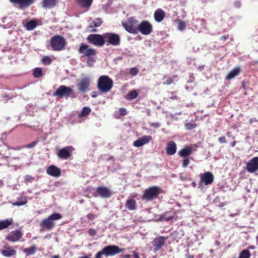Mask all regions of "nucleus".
<instances>
[{"mask_svg": "<svg viewBox=\"0 0 258 258\" xmlns=\"http://www.w3.org/2000/svg\"><path fill=\"white\" fill-rule=\"evenodd\" d=\"M161 193L162 189L159 186H152L143 191L141 199L146 202L152 201L156 199Z\"/></svg>", "mask_w": 258, "mask_h": 258, "instance_id": "1", "label": "nucleus"}, {"mask_svg": "<svg viewBox=\"0 0 258 258\" xmlns=\"http://www.w3.org/2000/svg\"><path fill=\"white\" fill-rule=\"evenodd\" d=\"M113 85V80L110 77L101 76L98 79L97 87L99 91L106 93L111 89Z\"/></svg>", "mask_w": 258, "mask_h": 258, "instance_id": "2", "label": "nucleus"}, {"mask_svg": "<svg viewBox=\"0 0 258 258\" xmlns=\"http://www.w3.org/2000/svg\"><path fill=\"white\" fill-rule=\"evenodd\" d=\"M123 248H120L117 245H109L105 246L101 251L95 255V258H102L103 255L106 257L113 256L124 251Z\"/></svg>", "mask_w": 258, "mask_h": 258, "instance_id": "3", "label": "nucleus"}, {"mask_svg": "<svg viewBox=\"0 0 258 258\" xmlns=\"http://www.w3.org/2000/svg\"><path fill=\"white\" fill-rule=\"evenodd\" d=\"M66 43V40L63 36L57 35L51 38L49 45L53 51H61L64 49Z\"/></svg>", "mask_w": 258, "mask_h": 258, "instance_id": "4", "label": "nucleus"}, {"mask_svg": "<svg viewBox=\"0 0 258 258\" xmlns=\"http://www.w3.org/2000/svg\"><path fill=\"white\" fill-rule=\"evenodd\" d=\"M62 216L60 214L57 213H54L49 215L47 218L43 220L40 226L43 229L47 230H51L55 226V223L54 221H56L61 219Z\"/></svg>", "mask_w": 258, "mask_h": 258, "instance_id": "5", "label": "nucleus"}, {"mask_svg": "<svg viewBox=\"0 0 258 258\" xmlns=\"http://www.w3.org/2000/svg\"><path fill=\"white\" fill-rule=\"evenodd\" d=\"M87 41L95 46L102 47L105 44L104 33L102 35L98 34H92L87 37Z\"/></svg>", "mask_w": 258, "mask_h": 258, "instance_id": "6", "label": "nucleus"}, {"mask_svg": "<svg viewBox=\"0 0 258 258\" xmlns=\"http://www.w3.org/2000/svg\"><path fill=\"white\" fill-rule=\"evenodd\" d=\"M138 21L134 17H130L127 20L122 23V26L126 31L132 34L138 33Z\"/></svg>", "mask_w": 258, "mask_h": 258, "instance_id": "7", "label": "nucleus"}, {"mask_svg": "<svg viewBox=\"0 0 258 258\" xmlns=\"http://www.w3.org/2000/svg\"><path fill=\"white\" fill-rule=\"evenodd\" d=\"M74 93L73 90L70 87L64 85H60L57 89L53 92V96L58 98H68L71 96Z\"/></svg>", "mask_w": 258, "mask_h": 258, "instance_id": "8", "label": "nucleus"}, {"mask_svg": "<svg viewBox=\"0 0 258 258\" xmlns=\"http://www.w3.org/2000/svg\"><path fill=\"white\" fill-rule=\"evenodd\" d=\"M79 53L82 54L83 57H88L95 56L96 54V50L90 47V46L84 43H82L80 45L78 49Z\"/></svg>", "mask_w": 258, "mask_h": 258, "instance_id": "9", "label": "nucleus"}, {"mask_svg": "<svg viewBox=\"0 0 258 258\" xmlns=\"http://www.w3.org/2000/svg\"><path fill=\"white\" fill-rule=\"evenodd\" d=\"M105 43L112 46H118L120 43V38L118 34L113 33H104Z\"/></svg>", "mask_w": 258, "mask_h": 258, "instance_id": "10", "label": "nucleus"}, {"mask_svg": "<svg viewBox=\"0 0 258 258\" xmlns=\"http://www.w3.org/2000/svg\"><path fill=\"white\" fill-rule=\"evenodd\" d=\"M153 31L152 24L148 21H143L138 25V33L140 32L144 35L150 34Z\"/></svg>", "mask_w": 258, "mask_h": 258, "instance_id": "11", "label": "nucleus"}, {"mask_svg": "<svg viewBox=\"0 0 258 258\" xmlns=\"http://www.w3.org/2000/svg\"><path fill=\"white\" fill-rule=\"evenodd\" d=\"M112 195L111 190L104 186H100L96 188V191L94 193L93 196L95 197L100 196L102 198H110Z\"/></svg>", "mask_w": 258, "mask_h": 258, "instance_id": "12", "label": "nucleus"}, {"mask_svg": "<svg viewBox=\"0 0 258 258\" xmlns=\"http://www.w3.org/2000/svg\"><path fill=\"white\" fill-rule=\"evenodd\" d=\"M90 79L88 77L81 79L77 84V88L81 93H85L90 90Z\"/></svg>", "mask_w": 258, "mask_h": 258, "instance_id": "13", "label": "nucleus"}, {"mask_svg": "<svg viewBox=\"0 0 258 258\" xmlns=\"http://www.w3.org/2000/svg\"><path fill=\"white\" fill-rule=\"evenodd\" d=\"M74 148L73 146H69L60 149L57 153L59 158L61 159H67L72 155V152Z\"/></svg>", "mask_w": 258, "mask_h": 258, "instance_id": "14", "label": "nucleus"}, {"mask_svg": "<svg viewBox=\"0 0 258 258\" xmlns=\"http://www.w3.org/2000/svg\"><path fill=\"white\" fill-rule=\"evenodd\" d=\"M200 184L202 185L203 183L205 185H208L212 184L214 181V175L213 174L207 171L204 174H201Z\"/></svg>", "mask_w": 258, "mask_h": 258, "instance_id": "15", "label": "nucleus"}, {"mask_svg": "<svg viewBox=\"0 0 258 258\" xmlns=\"http://www.w3.org/2000/svg\"><path fill=\"white\" fill-rule=\"evenodd\" d=\"M246 169L249 173H254L258 170V157L252 158L246 163Z\"/></svg>", "mask_w": 258, "mask_h": 258, "instance_id": "16", "label": "nucleus"}, {"mask_svg": "<svg viewBox=\"0 0 258 258\" xmlns=\"http://www.w3.org/2000/svg\"><path fill=\"white\" fill-rule=\"evenodd\" d=\"M35 0H10L15 6L25 10L34 4Z\"/></svg>", "mask_w": 258, "mask_h": 258, "instance_id": "17", "label": "nucleus"}, {"mask_svg": "<svg viewBox=\"0 0 258 258\" xmlns=\"http://www.w3.org/2000/svg\"><path fill=\"white\" fill-rule=\"evenodd\" d=\"M167 237L164 236H159L154 239L153 242V251L156 252L159 251L163 246L165 244V240Z\"/></svg>", "mask_w": 258, "mask_h": 258, "instance_id": "18", "label": "nucleus"}, {"mask_svg": "<svg viewBox=\"0 0 258 258\" xmlns=\"http://www.w3.org/2000/svg\"><path fill=\"white\" fill-rule=\"evenodd\" d=\"M1 253L5 257H11L16 254V250L8 244L4 246V248L0 250Z\"/></svg>", "mask_w": 258, "mask_h": 258, "instance_id": "19", "label": "nucleus"}, {"mask_svg": "<svg viewBox=\"0 0 258 258\" xmlns=\"http://www.w3.org/2000/svg\"><path fill=\"white\" fill-rule=\"evenodd\" d=\"M22 232L18 230H13L6 237V239L15 242L18 241L22 236Z\"/></svg>", "mask_w": 258, "mask_h": 258, "instance_id": "20", "label": "nucleus"}, {"mask_svg": "<svg viewBox=\"0 0 258 258\" xmlns=\"http://www.w3.org/2000/svg\"><path fill=\"white\" fill-rule=\"evenodd\" d=\"M152 140L151 136H144L133 142V146L140 147L149 143Z\"/></svg>", "mask_w": 258, "mask_h": 258, "instance_id": "21", "label": "nucleus"}, {"mask_svg": "<svg viewBox=\"0 0 258 258\" xmlns=\"http://www.w3.org/2000/svg\"><path fill=\"white\" fill-rule=\"evenodd\" d=\"M47 173L53 177H57L61 174L60 169L55 165H50L46 169Z\"/></svg>", "mask_w": 258, "mask_h": 258, "instance_id": "22", "label": "nucleus"}, {"mask_svg": "<svg viewBox=\"0 0 258 258\" xmlns=\"http://www.w3.org/2000/svg\"><path fill=\"white\" fill-rule=\"evenodd\" d=\"M76 1L79 6L86 12L90 9L93 0H76Z\"/></svg>", "mask_w": 258, "mask_h": 258, "instance_id": "23", "label": "nucleus"}, {"mask_svg": "<svg viewBox=\"0 0 258 258\" xmlns=\"http://www.w3.org/2000/svg\"><path fill=\"white\" fill-rule=\"evenodd\" d=\"M176 144L172 141H170L168 142L166 152V153L169 155H173L176 152Z\"/></svg>", "mask_w": 258, "mask_h": 258, "instance_id": "24", "label": "nucleus"}, {"mask_svg": "<svg viewBox=\"0 0 258 258\" xmlns=\"http://www.w3.org/2000/svg\"><path fill=\"white\" fill-rule=\"evenodd\" d=\"M57 3V0H42L41 4L43 8L51 9L54 8Z\"/></svg>", "mask_w": 258, "mask_h": 258, "instance_id": "25", "label": "nucleus"}, {"mask_svg": "<svg viewBox=\"0 0 258 258\" xmlns=\"http://www.w3.org/2000/svg\"><path fill=\"white\" fill-rule=\"evenodd\" d=\"M165 16V12L161 9H158L154 13V19L157 22H161Z\"/></svg>", "mask_w": 258, "mask_h": 258, "instance_id": "26", "label": "nucleus"}, {"mask_svg": "<svg viewBox=\"0 0 258 258\" xmlns=\"http://www.w3.org/2000/svg\"><path fill=\"white\" fill-rule=\"evenodd\" d=\"M192 153V149L191 147L188 146L185 147L180 150L178 152V155L180 157H182L183 158L184 157H188V156L190 155L191 153Z\"/></svg>", "mask_w": 258, "mask_h": 258, "instance_id": "27", "label": "nucleus"}, {"mask_svg": "<svg viewBox=\"0 0 258 258\" xmlns=\"http://www.w3.org/2000/svg\"><path fill=\"white\" fill-rule=\"evenodd\" d=\"M240 72V69L239 67H236L231 71L226 76V79L230 80L233 79L236 76H238Z\"/></svg>", "mask_w": 258, "mask_h": 258, "instance_id": "28", "label": "nucleus"}, {"mask_svg": "<svg viewBox=\"0 0 258 258\" xmlns=\"http://www.w3.org/2000/svg\"><path fill=\"white\" fill-rule=\"evenodd\" d=\"M38 25L37 22L35 20H31L28 21L25 27L27 30L31 31L34 29Z\"/></svg>", "mask_w": 258, "mask_h": 258, "instance_id": "29", "label": "nucleus"}, {"mask_svg": "<svg viewBox=\"0 0 258 258\" xmlns=\"http://www.w3.org/2000/svg\"><path fill=\"white\" fill-rule=\"evenodd\" d=\"M12 219H7L0 221V230L5 229L9 227L13 223Z\"/></svg>", "mask_w": 258, "mask_h": 258, "instance_id": "30", "label": "nucleus"}, {"mask_svg": "<svg viewBox=\"0 0 258 258\" xmlns=\"http://www.w3.org/2000/svg\"><path fill=\"white\" fill-rule=\"evenodd\" d=\"M125 206L129 210H134L136 209L137 202L134 199H128L126 202Z\"/></svg>", "mask_w": 258, "mask_h": 258, "instance_id": "31", "label": "nucleus"}, {"mask_svg": "<svg viewBox=\"0 0 258 258\" xmlns=\"http://www.w3.org/2000/svg\"><path fill=\"white\" fill-rule=\"evenodd\" d=\"M37 247L35 245L31 246L28 248L23 249V252L26 254L27 256L33 254L35 253Z\"/></svg>", "mask_w": 258, "mask_h": 258, "instance_id": "32", "label": "nucleus"}, {"mask_svg": "<svg viewBox=\"0 0 258 258\" xmlns=\"http://www.w3.org/2000/svg\"><path fill=\"white\" fill-rule=\"evenodd\" d=\"M138 96V94L137 92L133 90L131 91H130L125 96V98L127 100H133L136 98Z\"/></svg>", "mask_w": 258, "mask_h": 258, "instance_id": "33", "label": "nucleus"}, {"mask_svg": "<svg viewBox=\"0 0 258 258\" xmlns=\"http://www.w3.org/2000/svg\"><path fill=\"white\" fill-rule=\"evenodd\" d=\"M91 109L88 107H84L80 114L79 115L80 117H85L87 116L91 112Z\"/></svg>", "mask_w": 258, "mask_h": 258, "instance_id": "34", "label": "nucleus"}, {"mask_svg": "<svg viewBox=\"0 0 258 258\" xmlns=\"http://www.w3.org/2000/svg\"><path fill=\"white\" fill-rule=\"evenodd\" d=\"M250 255V251L248 249H245L240 253L239 258H249Z\"/></svg>", "mask_w": 258, "mask_h": 258, "instance_id": "35", "label": "nucleus"}, {"mask_svg": "<svg viewBox=\"0 0 258 258\" xmlns=\"http://www.w3.org/2000/svg\"><path fill=\"white\" fill-rule=\"evenodd\" d=\"M33 75L36 78L41 77L43 75L41 69L40 68H35L33 72Z\"/></svg>", "mask_w": 258, "mask_h": 258, "instance_id": "36", "label": "nucleus"}, {"mask_svg": "<svg viewBox=\"0 0 258 258\" xmlns=\"http://www.w3.org/2000/svg\"><path fill=\"white\" fill-rule=\"evenodd\" d=\"M177 21L178 22V29L181 31L185 30L186 28L185 22L181 20H177Z\"/></svg>", "mask_w": 258, "mask_h": 258, "instance_id": "37", "label": "nucleus"}, {"mask_svg": "<svg viewBox=\"0 0 258 258\" xmlns=\"http://www.w3.org/2000/svg\"><path fill=\"white\" fill-rule=\"evenodd\" d=\"M27 202V200L26 197L22 198L21 201H16L13 203L14 206H20L25 205Z\"/></svg>", "mask_w": 258, "mask_h": 258, "instance_id": "38", "label": "nucleus"}, {"mask_svg": "<svg viewBox=\"0 0 258 258\" xmlns=\"http://www.w3.org/2000/svg\"><path fill=\"white\" fill-rule=\"evenodd\" d=\"M35 179V177L31 175L27 174L24 177V182L31 183Z\"/></svg>", "mask_w": 258, "mask_h": 258, "instance_id": "39", "label": "nucleus"}, {"mask_svg": "<svg viewBox=\"0 0 258 258\" xmlns=\"http://www.w3.org/2000/svg\"><path fill=\"white\" fill-rule=\"evenodd\" d=\"M42 62L45 65H49L52 62L51 59L48 56H44L42 58Z\"/></svg>", "mask_w": 258, "mask_h": 258, "instance_id": "40", "label": "nucleus"}, {"mask_svg": "<svg viewBox=\"0 0 258 258\" xmlns=\"http://www.w3.org/2000/svg\"><path fill=\"white\" fill-rule=\"evenodd\" d=\"M102 23V21L100 18L96 19L94 21H93L92 22V24H93V27H98L101 26Z\"/></svg>", "mask_w": 258, "mask_h": 258, "instance_id": "41", "label": "nucleus"}, {"mask_svg": "<svg viewBox=\"0 0 258 258\" xmlns=\"http://www.w3.org/2000/svg\"><path fill=\"white\" fill-rule=\"evenodd\" d=\"M139 70L136 67L131 68L130 70V74L132 76H135L137 75L139 73Z\"/></svg>", "mask_w": 258, "mask_h": 258, "instance_id": "42", "label": "nucleus"}, {"mask_svg": "<svg viewBox=\"0 0 258 258\" xmlns=\"http://www.w3.org/2000/svg\"><path fill=\"white\" fill-rule=\"evenodd\" d=\"M185 126L187 130H191L196 127V124L192 122H187L185 124Z\"/></svg>", "mask_w": 258, "mask_h": 258, "instance_id": "43", "label": "nucleus"}, {"mask_svg": "<svg viewBox=\"0 0 258 258\" xmlns=\"http://www.w3.org/2000/svg\"><path fill=\"white\" fill-rule=\"evenodd\" d=\"M190 161L188 157H184L182 161V166L186 168L189 164Z\"/></svg>", "mask_w": 258, "mask_h": 258, "instance_id": "44", "label": "nucleus"}, {"mask_svg": "<svg viewBox=\"0 0 258 258\" xmlns=\"http://www.w3.org/2000/svg\"><path fill=\"white\" fill-rule=\"evenodd\" d=\"M173 81H174V79L173 78L170 77V78H168V79L165 82H164L163 83V84L165 85H170L172 83H173Z\"/></svg>", "mask_w": 258, "mask_h": 258, "instance_id": "45", "label": "nucleus"}, {"mask_svg": "<svg viewBox=\"0 0 258 258\" xmlns=\"http://www.w3.org/2000/svg\"><path fill=\"white\" fill-rule=\"evenodd\" d=\"M37 143H38L37 141H33L32 143H31L30 144H27V145H26L25 147L27 148H32L34 147H35L37 144Z\"/></svg>", "mask_w": 258, "mask_h": 258, "instance_id": "46", "label": "nucleus"}, {"mask_svg": "<svg viewBox=\"0 0 258 258\" xmlns=\"http://www.w3.org/2000/svg\"><path fill=\"white\" fill-rule=\"evenodd\" d=\"M86 218L90 220H94L96 217H97V216L94 214L90 213L86 215Z\"/></svg>", "mask_w": 258, "mask_h": 258, "instance_id": "47", "label": "nucleus"}, {"mask_svg": "<svg viewBox=\"0 0 258 258\" xmlns=\"http://www.w3.org/2000/svg\"><path fill=\"white\" fill-rule=\"evenodd\" d=\"M88 232L91 236H94L96 234V231L93 228L89 229Z\"/></svg>", "mask_w": 258, "mask_h": 258, "instance_id": "48", "label": "nucleus"}, {"mask_svg": "<svg viewBox=\"0 0 258 258\" xmlns=\"http://www.w3.org/2000/svg\"><path fill=\"white\" fill-rule=\"evenodd\" d=\"M171 94L172 96L169 97V99L171 100H177L178 97L176 95V92H171Z\"/></svg>", "mask_w": 258, "mask_h": 258, "instance_id": "49", "label": "nucleus"}, {"mask_svg": "<svg viewBox=\"0 0 258 258\" xmlns=\"http://www.w3.org/2000/svg\"><path fill=\"white\" fill-rule=\"evenodd\" d=\"M119 114L121 115H125L126 114V110L124 108H120L119 110Z\"/></svg>", "mask_w": 258, "mask_h": 258, "instance_id": "50", "label": "nucleus"}, {"mask_svg": "<svg viewBox=\"0 0 258 258\" xmlns=\"http://www.w3.org/2000/svg\"><path fill=\"white\" fill-rule=\"evenodd\" d=\"M218 141L221 144H222V143H226L227 142V141L226 140V138H225V137L224 136H222V137H219L218 138Z\"/></svg>", "mask_w": 258, "mask_h": 258, "instance_id": "51", "label": "nucleus"}, {"mask_svg": "<svg viewBox=\"0 0 258 258\" xmlns=\"http://www.w3.org/2000/svg\"><path fill=\"white\" fill-rule=\"evenodd\" d=\"M7 147L8 149H12V150H20L21 149V148L20 147H9L8 145H7Z\"/></svg>", "mask_w": 258, "mask_h": 258, "instance_id": "52", "label": "nucleus"}, {"mask_svg": "<svg viewBox=\"0 0 258 258\" xmlns=\"http://www.w3.org/2000/svg\"><path fill=\"white\" fill-rule=\"evenodd\" d=\"M0 154L4 156V158H9L10 156V153H8L6 154V153H3V150H1L0 152Z\"/></svg>", "mask_w": 258, "mask_h": 258, "instance_id": "53", "label": "nucleus"}, {"mask_svg": "<svg viewBox=\"0 0 258 258\" xmlns=\"http://www.w3.org/2000/svg\"><path fill=\"white\" fill-rule=\"evenodd\" d=\"M132 252L134 258H140L137 252L133 251Z\"/></svg>", "mask_w": 258, "mask_h": 258, "instance_id": "54", "label": "nucleus"}, {"mask_svg": "<svg viewBox=\"0 0 258 258\" xmlns=\"http://www.w3.org/2000/svg\"><path fill=\"white\" fill-rule=\"evenodd\" d=\"M229 38V35H224V36H222L220 37V40H223V41H224L226 39H228Z\"/></svg>", "mask_w": 258, "mask_h": 258, "instance_id": "55", "label": "nucleus"}, {"mask_svg": "<svg viewBox=\"0 0 258 258\" xmlns=\"http://www.w3.org/2000/svg\"><path fill=\"white\" fill-rule=\"evenodd\" d=\"M131 255L126 254L123 255H121L120 258H131Z\"/></svg>", "mask_w": 258, "mask_h": 258, "instance_id": "56", "label": "nucleus"}, {"mask_svg": "<svg viewBox=\"0 0 258 258\" xmlns=\"http://www.w3.org/2000/svg\"><path fill=\"white\" fill-rule=\"evenodd\" d=\"M173 218H174L173 216H170L169 217L165 218V220L166 221H169L172 220L173 219Z\"/></svg>", "mask_w": 258, "mask_h": 258, "instance_id": "57", "label": "nucleus"}, {"mask_svg": "<svg viewBox=\"0 0 258 258\" xmlns=\"http://www.w3.org/2000/svg\"><path fill=\"white\" fill-rule=\"evenodd\" d=\"M92 254H88V255H86L83 256L79 257V258H92L91 257Z\"/></svg>", "mask_w": 258, "mask_h": 258, "instance_id": "58", "label": "nucleus"}, {"mask_svg": "<svg viewBox=\"0 0 258 258\" xmlns=\"http://www.w3.org/2000/svg\"><path fill=\"white\" fill-rule=\"evenodd\" d=\"M98 96V94L96 91H94L92 92L91 97L93 98H95Z\"/></svg>", "mask_w": 258, "mask_h": 258, "instance_id": "59", "label": "nucleus"}, {"mask_svg": "<svg viewBox=\"0 0 258 258\" xmlns=\"http://www.w3.org/2000/svg\"><path fill=\"white\" fill-rule=\"evenodd\" d=\"M152 125L154 126V127H158L159 126V124L158 123H152Z\"/></svg>", "mask_w": 258, "mask_h": 258, "instance_id": "60", "label": "nucleus"}, {"mask_svg": "<svg viewBox=\"0 0 258 258\" xmlns=\"http://www.w3.org/2000/svg\"><path fill=\"white\" fill-rule=\"evenodd\" d=\"M236 144V141H234L233 142H232L231 143V146L233 147L235 146Z\"/></svg>", "mask_w": 258, "mask_h": 258, "instance_id": "61", "label": "nucleus"}, {"mask_svg": "<svg viewBox=\"0 0 258 258\" xmlns=\"http://www.w3.org/2000/svg\"><path fill=\"white\" fill-rule=\"evenodd\" d=\"M52 258H60L59 255H55L52 256Z\"/></svg>", "mask_w": 258, "mask_h": 258, "instance_id": "62", "label": "nucleus"}, {"mask_svg": "<svg viewBox=\"0 0 258 258\" xmlns=\"http://www.w3.org/2000/svg\"><path fill=\"white\" fill-rule=\"evenodd\" d=\"M226 136L227 137H231V132H227L226 133Z\"/></svg>", "mask_w": 258, "mask_h": 258, "instance_id": "63", "label": "nucleus"}, {"mask_svg": "<svg viewBox=\"0 0 258 258\" xmlns=\"http://www.w3.org/2000/svg\"><path fill=\"white\" fill-rule=\"evenodd\" d=\"M215 243L217 246H219L220 244V243L218 241H215Z\"/></svg>", "mask_w": 258, "mask_h": 258, "instance_id": "64", "label": "nucleus"}]
</instances>
